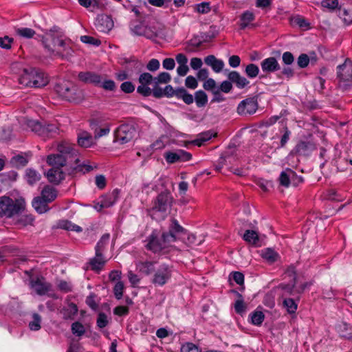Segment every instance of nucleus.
I'll list each match as a JSON object with an SVG mask.
<instances>
[{"mask_svg":"<svg viewBox=\"0 0 352 352\" xmlns=\"http://www.w3.org/2000/svg\"><path fill=\"white\" fill-rule=\"evenodd\" d=\"M312 285L311 282H305L299 286L279 285L278 289H280V298L283 299V307L289 314H295L300 295L304 291Z\"/></svg>","mask_w":352,"mask_h":352,"instance_id":"f257e3e1","label":"nucleus"},{"mask_svg":"<svg viewBox=\"0 0 352 352\" xmlns=\"http://www.w3.org/2000/svg\"><path fill=\"white\" fill-rule=\"evenodd\" d=\"M174 198L168 190L160 192L153 201L152 207L148 210L152 219L164 220L170 212Z\"/></svg>","mask_w":352,"mask_h":352,"instance_id":"f03ea898","label":"nucleus"},{"mask_svg":"<svg viewBox=\"0 0 352 352\" xmlns=\"http://www.w3.org/2000/svg\"><path fill=\"white\" fill-rule=\"evenodd\" d=\"M19 82L25 87L40 88L48 83V78L44 72L33 68L30 71L25 69Z\"/></svg>","mask_w":352,"mask_h":352,"instance_id":"7ed1b4c3","label":"nucleus"},{"mask_svg":"<svg viewBox=\"0 0 352 352\" xmlns=\"http://www.w3.org/2000/svg\"><path fill=\"white\" fill-rule=\"evenodd\" d=\"M55 90L60 96L69 102H78L83 97L82 91L69 81L57 83Z\"/></svg>","mask_w":352,"mask_h":352,"instance_id":"20e7f679","label":"nucleus"},{"mask_svg":"<svg viewBox=\"0 0 352 352\" xmlns=\"http://www.w3.org/2000/svg\"><path fill=\"white\" fill-rule=\"evenodd\" d=\"M24 208L23 204L19 200H13L9 197H0V217L10 218L19 214Z\"/></svg>","mask_w":352,"mask_h":352,"instance_id":"39448f33","label":"nucleus"},{"mask_svg":"<svg viewBox=\"0 0 352 352\" xmlns=\"http://www.w3.org/2000/svg\"><path fill=\"white\" fill-rule=\"evenodd\" d=\"M138 136V131L135 125L132 124H123L119 126L114 132V141L124 144L131 142Z\"/></svg>","mask_w":352,"mask_h":352,"instance_id":"423d86ee","label":"nucleus"},{"mask_svg":"<svg viewBox=\"0 0 352 352\" xmlns=\"http://www.w3.org/2000/svg\"><path fill=\"white\" fill-rule=\"evenodd\" d=\"M187 234V231L179 225L178 221L174 218L170 219L168 231L162 234V239L165 243H170L177 240L183 239Z\"/></svg>","mask_w":352,"mask_h":352,"instance_id":"0eeeda50","label":"nucleus"},{"mask_svg":"<svg viewBox=\"0 0 352 352\" xmlns=\"http://www.w3.org/2000/svg\"><path fill=\"white\" fill-rule=\"evenodd\" d=\"M57 47L58 49H53L51 45L45 43V49L50 53V55L61 58H69L72 56L74 52L72 48L64 40L57 38Z\"/></svg>","mask_w":352,"mask_h":352,"instance_id":"6e6552de","label":"nucleus"},{"mask_svg":"<svg viewBox=\"0 0 352 352\" xmlns=\"http://www.w3.org/2000/svg\"><path fill=\"white\" fill-rule=\"evenodd\" d=\"M57 151L67 158L73 164H78V151L75 146L67 141L63 140L57 144Z\"/></svg>","mask_w":352,"mask_h":352,"instance_id":"1a4fd4ad","label":"nucleus"},{"mask_svg":"<svg viewBox=\"0 0 352 352\" xmlns=\"http://www.w3.org/2000/svg\"><path fill=\"white\" fill-rule=\"evenodd\" d=\"M172 275V268L167 264L163 263L155 270L152 283L157 286L164 285Z\"/></svg>","mask_w":352,"mask_h":352,"instance_id":"9d476101","label":"nucleus"},{"mask_svg":"<svg viewBox=\"0 0 352 352\" xmlns=\"http://www.w3.org/2000/svg\"><path fill=\"white\" fill-rule=\"evenodd\" d=\"M130 29L133 34L144 36L148 39H154L157 36L155 28L148 26L141 22L131 23Z\"/></svg>","mask_w":352,"mask_h":352,"instance_id":"9b49d317","label":"nucleus"},{"mask_svg":"<svg viewBox=\"0 0 352 352\" xmlns=\"http://www.w3.org/2000/svg\"><path fill=\"white\" fill-rule=\"evenodd\" d=\"M145 242L146 248L148 250L153 252V253H158L162 251L166 248V244L162 240V242L158 238V233L154 230L153 232L146 238Z\"/></svg>","mask_w":352,"mask_h":352,"instance_id":"f8f14e48","label":"nucleus"},{"mask_svg":"<svg viewBox=\"0 0 352 352\" xmlns=\"http://www.w3.org/2000/svg\"><path fill=\"white\" fill-rule=\"evenodd\" d=\"M258 109V102L255 98H248L242 100L237 107V113L241 116L254 114Z\"/></svg>","mask_w":352,"mask_h":352,"instance_id":"ddd939ff","label":"nucleus"},{"mask_svg":"<svg viewBox=\"0 0 352 352\" xmlns=\"http://www.w3.org/2000/svg\"><path fill=\"white\" fill-rule=\"evenodd\" d=\"M337 77L340 82L352 81V61L346 59L344 63L337 67Z\"/></svg>","mask_w":352,"mask_h":352,"instance_id":"4468645a","label":"nucleus"},{"mask_svg":"<svg viewBox=\"0 0 352 352\" xmlns=\"http://www.w3.org/2000/svg\"><path fill=\"white\" fill-rule=\"evenodd\" d=\"M47 162L50 166H52L53 168H60V167L64 166H69L71 168L73 167V164L69 162L67 158L58 152L57 154L49 155L47 157Z\"/></svg>","mask_w":352,"mask_h":352,"instance_id":"2eb2a0df","label":"nucleus"},{"mask_svg":"<svg viewBox=\"0 0 352 352\" xmlns=\"http://www.w3.org/2000/svg\"><path fill=\"white\" fill-rule=\"evenodd\" d=\"M262 72L266 74L279 71L280 65L275 57L270 56L265 58L261 63Z\"/></svg>","mask_w":352,"mask_h":352,"instance_id":"dca6fc26","label":"nucleus"},{"mask_svg":"<svg viewBox=\"0 0 352 352\" xmlns=\"http://www.w3.org/2000/svg\"><path fill=\"white\" fill-rule=\"evenodd\" d=\"M315 149L316 146L312 142L300 141L292 150V153L298 155L308 156Z\"/></svg>","mask_w":352,"mask_h":352,"instance_id":"f3484780","label":"nucleus"},{"mask_svg":"<svg viewBox=\"0 0 352 352\" xmlns=\"http://www.w3.org/2000/svg\"><path fill=\"white\" fill-rule=\"evenodd\" d=\"M94 136L89 132L80 130L77 134L78 145L82 148H89L96 144Z\"/></svg>","mask_w":352,"mask_h":352,"instance_id":"a211bd4d","label":"nucleus"},{"mask_svg":"<svg viewBox=\"0 0 352 352\" xmlns=\"http://www.w3.org/2000/svg\"><path fill=\"white\" fill-rule=\"evenodd\" d=\"M96 26L98 31L107 32L113 27V21L108 15H100L96 19Z\"/></svg>","mask_w":352,"mask_h":352,"instance_id":"6ab92c4d","label":"nucleus"},{"mask_svg":"<svg viewBox=\"0 0 352 352\" xmlns=\"http://www.w3.org/2000/svg\"><path fill=\"white\" fill-rule=\"evenodd\" d=\"M78 77L80 80L85 83H92L95 85H99L102 82V77L91 72H81Z\"/></svg>","mask_w":352,"mask_h":352,"instance_id":"aec40b11","label":"nucleus"},{"mask_svg":"<svg viewBox=\"0 0 352 352\" xmlns=\"http://www.w3.org/2000/svg\"><path fill=\"white\" fill-rule=\"evenodd\" d=\"M228 78L229 80H230L232 83L235 84V85L239 89L244 88L250 83V82L246 79V78L242 76L236 71L230 72L228 75Z\"/></svg>","mask_w":352,"mask_h":352,"instance_id":"412c9836","label":"nucleus"},{"mask_svg":"<svg viewBox=\"0 0 352 352\" xmlns=\"http://www.w3.org/2000/svg\"><path fill=\"white\" fill-rule=\"evenodd\" d=\"M153 96L156 98H160L163 96L168 98L173 96H176V89H174L171 85H166L164 89L160 87H153Z\"/></svg>","mask_w":352,"mask_h":352,"instance_id":"4be33fe9","label":"nucleus"},{"mask_svg":"<svg viewBox=\"0 0 352 352\" xmlns=\"http://www.w3.org/2000/svg\"><path fill=\"white\" fill-rule=\"evenodd\" d=\"M284 279H289V283H280V285H294L299 286L298 285V277L296 274V267L294 265H291L287 267L283 274Z\"/></svg>","mask_w":352,"mask_h":352,"instance_id":"5701e85b","label":"nucleus"},{"mask_svg":"<svg viewBox=\"0 0 352 352\" xmlns=\"http://www.w3.org/2000/svg\"><path fill=\"white\" fill-rule=\"evenodd\" d=\"M46 177L50 183L58 184L65 178L64 173L58 168H52L47 173Z\"/></svg>","mask_w":352,"mask_h":352,"instance_id":"b1692460","label":"nucleus"},{"mask_svg":"<svg viewBox=\"0 0 352 352\" xmlns=\"http://www.w3.org/2000/svg\"><path fill=\"white\" fill-rule=\"evenodd\" d=\"M204 62L207 65L210 66L216 73L220 72L224 67L223 61L217 59L214 55H209L205 57Z\"/></svg>","mask_w":352,"mask_h":352,"instance_id":"393cba45","label":"nucleus"},{"mask_svg":"<svg viewBox=\"0 0 352 352\" xmlns=\"http://www.w3.org/2000/svg\"><path fill=\"white\" fill-rule=\"evenodd\" d=\"M32 287L41 296L45 294L48 291L51 290V285L40 278H37L35 281H32Z\"/></svg>","mask_w":352,"mask_h":352,"instance_id":"a878e982","label":"nucleus"},{"mask_svg":"<svg viewBox=\"0 0 352 352\" xmlns=\"http://www.w3.org/2000/svg\"><path fill=\"white\" fill-rule=\"evenodd\" d=\"M106 262L103 255L101 253L97 254L96 252L95 257L92 258L89 263L91 270L98 272L102 269Z\"/></svg>","mask_w":352,"mask_h":352,"instance_id":"bb28decb","label":"nucleus"},{"mask_svg":"<svg viewBox=\"0 0 352 352\" xmlns=\"http://www.w3.org/2000/svg\"><path fill=\"white\" fill-rule=\"evenodd\" d=\"M58 28L54 27L52 28L48 33L46 34L45 37L43 40V43L45 47V43L51 45L53 49H58L57 47V38H60L58 36H56L55 33H58Z\"/></svg>","mask_w":352,"mask_h":352,"instance_id":"cd10ccee","label":"nucleus"},{"mask_svg":"<svg viewBox=\"0 0 352 352\" xmlns=\"http://www.w3.org/2000/svg\"><path fill=\"white\" fill-rule=\"evenodd\" d=\"M336 331L345 339H352V326L345 322H340L336 325Z\"/></svg>","mask_w":352,"mask_h":352,"instance_id":"c85d7f7f","label":"nucleus"},{"mask_svg":"<svg viewBox=\"0 0 352 352\" xmlns=\"http://www.w3.org/2000/svg\"><path fill=\"white\" fill-rule=\"evenodd\" d=\"M155 264V262L153 261H139L136 263V267L140 272L148 276L154 272Z\"/></svg>","mask_w":352,"mask_h":352,"instance_id":"c756f323","label":"nucleus"},{"mask_svg":"<svg viewBox=\"0 0 352 352\" xmlns=\"http://www.w3.org/2000/svg\"><path fill=\"white\" fill-rule=\"evenodd\" d=\"M78 313L77 305L73 302L69 303L60 310L63 318L65 320H72Z\"/></svg>","mask_w":352,"mask_h":352,"instance_id":"7c9ffc66","label":"nucleus"},{"mask_svg":"<svg viewBox=\"0 0 352 352\" xmlns=\"http://www.w3.org/2000/svg\"><path fill=\"white\" fill-rule=\"evenodd\" d=\"M118 190H114L111 193L105 195L100 198L102 207L104 208L112 206L118 200Z\"/></svg>","mask_w":352,"mask_h":352,"instance_id":"2f4dec72","label":"nucleus"},{"mask_svg":"<svg viewBox=\"0 0 352 352\" xmlns=\"http://www.w3.org/2000/svg\"><path fill=\"white\" fill-rule=\"evenodd\" d=\"M294 175V171L291 168H286L280 174L278 181L282 186L288 188L291 184V179Z\"/></svg>","mask_w":352,"mask_h":352,"instance_id":"473e14b6","label":"nucleus"},{"mask_svg":"<svg viewBox=\"0 0 352 352\" xmlns=\"http://www.w3.org/2000/svg\"><path fill=\"white\" fill-rule=\"evenodd\" d=\"M48 202L41 197H35L32 201V206L37 212L42 214L50 210Z\"/></svg>","mask_w":352,"mask_h":352,"instance_id":"72a5a7b5","label":"nucleus"},{"mask_svg":"<svg viewBox=\"0 0 352 352\" xmlns=\"http://www.w3.org/2000/svg\"><path fill=\"white\" fill-rule=\"evenodd\" d=\"M41 197L48 203H50L56 198L57 190L52 186H45L41 191Z\"/></svg>","mask_w":352,"mask_h":352,"instance_id":"f704fd0d","label":"nucleus"},{"mask_svg":"<svg viewBox=\"0 0 352 352\" xmlns=\"http://www.w3.org/2000/svg\"><path fill=\"white\" fill-rule=\"evenodd\" d=\"M176 97L179 99H182L187 104H190L194 101L193 96L188 93L183 87L176 89Z\"/></svg>","mask_w":352,"mask_h":352,"instance_id":"c9c22d12","label":"nucleus"},{"mask_svg":"<svg viewBox=\"0 0 352 352\" xmlns=\"http://www.w3.org/2000/svg\"><path fill=\"white\" fill-rule=\"evenodd\" d=\"M340 16L345 23L348 25L352 23V3L347 8H340Z\"/></svg>","mask_w":352,"mask_h":352,"instance_id":"e433bc0d","label":"nucleus"},{"mask_svg":"<svg viewBox=\"0 0 352 352\" xmlns=\"http://www.w3.org/2000/svg\"><path fill=\"white\" fill-rule=\"evenodd\" d=\"M261 256L270 263H274L279 258L278 254L271 248H266L262 250Z\"/></svg>","mask_w":352,"mask_h":352,"instance_id":"4c0bfd02","label":"nucleus"},{"mask_svg":"<svg viewBox=\"0 0 352 352\" xmlns=\"http://www.w3.org/2000/svg\"><path fill=\"white\" fill-rule=\"evenodd\" d=\"M14 31L16 35L25 38H33L36 34V32L33 29L29 28H15Z\"/></svg>","mask_w":352,"mask_h":352,"instance_id":"58836bf2","label":"nucleus"},{"mask_svg":"<svg viewBox=\"0 0 352 352\" xmlns=\"http://www.w3.org/2000/svg\"><path fill=\"white\" fill-rule=\"evenodd\" d=\"M58 227L69 231L80 232L82 230V228L76 225L68 220H60L58 222Z\"/></svg>","mask_w":352,"mask_h":352,"instance_id":"ea45409f","label":"nucleus"},{"mask_svg":"<svg viewBox=\"0 0 352 352\" xmlns=\"http://www.w3.org/2000/svg\"><path fill=\"white\" fill-rule=\"evenodd\" d=\"M25 178L30 185H34L41 178V175L34 169L28 168L25 171Z\"/></svg>","mask_w":352,"mask_h":352,"instance_id":"a19ab883","label":"nucleus"},{"mask_svg":"<svg viewBox=\"0 0 352 352\" xmlns=\"http://www.w3.org/2000/svg\"><path fill=\"white\" fill-rule=\"evenodd\" d=\"M194 100L198 107H204L208 102V96L204 91L199 90L195 92Z\"/></svg>","mask_w":352,"mask_h":352,"instance_id":"79ce46f5","label":"nucleus"},{"mask_svg":"<svg viewBox=\"0 0 352 352\" xmlns=\"http://www.w3.org/2000/svg\"><path fill=\"white\" fill-rule=\"evenodd\" d=\"M243 238L246 242L252 245H257L259 241L258 234L254 230H246Z\"/></svg>","mask_w":352,"mask_h":352,"instance_id":"37998d69","label":"nucleus"},{"mask_svg":"<svg viewBox=\"0 0 352 352\" xmlns=\"http://www.w3.org/2000/svg\"><path fill=\"white\" fill-rule=\"evenodd\" d=\"M27 126L29 129H30L32 131L35 132L38 135H43V125L41 124V122L34 120H28L27 121Z\"/></svg>","mask_w":352,"mask_h":352,"instance_id":"c03bdc74","label":"nucleus"},{"mask_svg":"<svg viewBox=\"0 0 352 352\" xmlns=\"http://www.w3.org/2000/svg\"><path fill=\"white\" fill-rule=\"evenodd\" d=\"M109 239L110 235L109 234H104L102 236V237L97 243L96 246L95 248V250L97 252V254H99V253H101V254H102V252L106 245L109 243Z\"/></svg>","mask_w":352,"mask_h":352,"instance_id":"a18cd8bd","label":"nucleus"},{"mask_svg":"<svg viewBox=\"0 0 352 352\" xmlns=\"http://www.w3.org/2000/svg\"><path fill=\"white\" fill-rule=\"evenodd\" d=\"M171 80V76L168 72H161L154 78L153 87H159L160 84H166Z\"/></svg>","mask_w":352,"mask_h":352,"instance_id":"49530a36","label":"nucleus"},{"mask_svg":"<svg viewBox=\"0 0 352 352\" xmlns=\"http://www.w3.org/2000/svg\"><path fill=\"white\" fill-rule=\"evenodd\" d=\"M254 15L252 12L246 11L241 16L240 28L241 29H245L250 22L254 21Z\"/></svg>","mask_w":352,"mask_h":352,"instance_id":"de8ad7c7","label":"nucleus"},{"mask_svg":"<svg viewBox=\"0 0 352 352\" xmlns=\"http://www.w3.org/2000/svg\"><path fill=\"white\" fill-rule=\"evenodd\" d=\"M28 162L27 158L23 155H17L12 157L10 163L16 168L25 166Z\"/></svg>","mask_w":352,"mask_h":352,"instance_id":"09e8293b","label":"nucleus"},{"mask_svg":"<svg viewBox=\"0 0 352 352\" xmlns=\"http://www.w3.org/2000/svg\"><path fill=\"white\" fill-rule=\"evenodd\" d=\"M251 322L256 326H260L265 318L264 314L261 311H254L250 315Z\"/></svg>","mask_w":352,"mask_h":352,"instance_id":"8fccbe9b","label":"nucleus"},{"mask_svg":"<svg viewBox=\"0 0 352 352\" xmlns=\"http://www.w3.org/2000/svg\"><path fill=\"white\" fill-rule=\"evenodd\" d=\"M245 73L248 77L254 78L259 74V68L256 65L250 63L246 66Z\"/></svg>","mask_w":352,"mask_h":352,"instance_id":"3c124183","label":"nucleus"},{"mask_svg":"<svg viewBox=\"0 0 352 352\" xmlns=\"http://www.w3.org/2000/svg\"><path fill=\"white\" fill-rule=\"evenodd\" d=\"M237 295L239 299L236 300L234 303V309L237 314L243 315L245 312L247 307L242 299V296L239 293H237Z\"/></svg>","mask_w":352,"mask_h":352,"instance_id":"603ef678","label":"nucleus"},{"mask_svg":"<svg viewBox=\"0 0 352 352\" xmlns=\"http://www.w3.org/2000/svg\"><path fill=\"white\" fill-rule=\"evenodd\" d=\"M212 136H214V134L211 131L202 133L199 134V138L194 141V143L196 145L200 146L203 142L208 141L212 138Z\"/></svg>","mask_w":352,"mask_h":352,"instance_id":"864d4df0","label":"nucleus"},{"mask_svg":"<svg viewBox=\"0 0 352 352\" xmlns=\"http://www.w3.org/2000/svg\"><path fill=\"white\" fill-rule=\"evenodd\" d=\"M33 320L29 324L30 329L32 331H38L41 329V317L38 314L32 315Z\"/></svg>","mask_w":352,"mask_h":352,"instance_id":"5fc2aeb1","label":"nucleus"},{"mask_svg":"<svg viewBox=\"0 0 352 352\" xmlns=\"http://www.w3.org/2000/svg\"><path fill=\"white\" fill-rule=\"evenodd\" d=\"M321 6L324 9L333 11L338 6V0H322Z\"/></svg>","mask_w":352,"mask_h":352,"instance_id":"6e6d98bb","label":"nucleus"},{"mask_svg":"<svg viewBox=\"0 0 352 352\" xmlns=\"http://www.w3.org/2000/svg\"><path fill=\"white\" fill-rule=\"evenodd\" d=\"M138 81L141 85H148L154 82V78L153 76L148 72H144L140 74L138 78Z\"/></svg>","mask_w":352,"mask_h":352,"instance_id":"4d7b16f0","label":"nucleus"},{"mask_svg":"<svg viewBox=\"0 0 352 352\" xmlns=\"http://www.w3.org/2000/svg\"><path fill=\"white\" fill-rule=\"evenodd\" d=\"M72 333L77 336H81L85 332L84 326L79 322H75L72 324Z\"/></svg>","mask_w":352,"mask_h":352,"instance_id":"13d9d810","label":"nucleus"},{"mask_svg":"<svg viewBox=\"0 0 352 352\" xmlns=\"http://www.w3.org/2000/svg\"><path fill=\"white\" fill-rule=\"evenodd\" d=\"M110 132V127L109 125L105 126L104 128L96 127L94 129V138L98 140L100 138L107 135Z\"/></svg>","mask_w":352,"mask_h":352,"instance_id":"bf43d9fd","label":"nucleus"},{"mask_svg":"<svg viewBox=\"0 0 352 352\" xmlns=\"http://www.w3.org/2000/svg\"><path fill=\"white\" fill-rule=\"evenodd\" d=\"M181 352H200L199 347L192 342H187L182 345Z\"/></svg>","mask_w":352,"mask_h":352,"instance_id":"052dcab7","label":"nucleus"},{"mask_svg":"<svg viewBox=\"0 0 352 352\" xmlns=\"http://www.w3.org/2000/svg\"><path fill=\"white\" fill-rule=\"evenodd\" d=\"M124 284L119 281L118 282L113 288V292L117 299H121L123 296Z\"/></svg>","mask_w":352,"mask_h":352,"instance_id":"680f3d73","label":"nucleus"},{"mask_svg":"<svg viewBox=\"0 0 352 352\" xmlns=\"http://www.w3.org/2000/svg\"><path fill=\"white\" fill-rule=\"evenodd\" d=\"M185 85L189 89H195L198 86V82L194 76H188L185 80Z\"/></svg>","mask_w":352,"mask_h":352,"instance_id":"e2e57ef3","label":"nucleus"},{"mask_svg":"<svg viewBox=\"0 0 352 352\" xmlns=\"http://www.w3.org/2000/svg\"><path fill=\"white\" fill-rule=\"evenodd\" d=\"M309 63V58L306 54H301L297 60V63L299 67L305 68Z\"/></svg>","mask_w":352,"mask_h":352,"instance_id":"0e129e2a","label":"nucleus"},{"mask_svg":"<svg viewBox=\"0 0 352 352\" xmlns=\"http://www.w3.org/2000/svg\"><path fill=\"white\" fill-rule=\"evenodd\" d=\"M165 159L168 163L173 164L179 162V157L177 152H168L165 154Z\"/></svg>","mask_w":352,"mask_h":352,"instance_id":"69168bd1","label":"nucleus"},{"mask_svg":"<svg viewBox=\"0 0 352 352\" xmlns=\"http://www.w3.org/2000/svg\"><path fill=\"white\" fill-rule=\"evenodd\" d=\"M283 63L285 65H290L294 62V56L290 52H285L282 56Z\"/></svg>","mask_w":352,"mask_h":352,"instance_id":"338daca9","label":"nucleus"},{"mask_svg":"<svg viewBox=\"0 0 352 352\" xmlns=\"http://www.w3.org/2000/svg\"><path fill=\"white\" fill-rule=\"evenodd\" d=\"M160 66V61L157 59L152 58L146 65V69L150 72H156Z\"/></svg>","mask_w":352,"mask_h":352,"instance_id":"774afa93","label":"nucleus"}]
</instances>
